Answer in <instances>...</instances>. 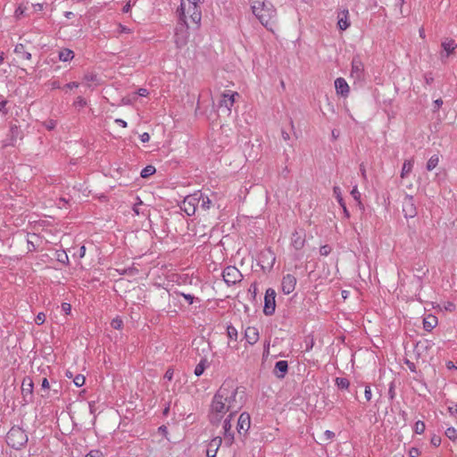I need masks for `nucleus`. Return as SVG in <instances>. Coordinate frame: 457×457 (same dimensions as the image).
Masks as SVG:
<instances>
[{"mask_svg": "<svg viewBox=\"0 0 457 457\" xmlns=\"http://www.w3.org/2000/svg\"><path fill=\"white\" fill-rule=\"evenodd\" d=\"M242 407V401L237 399V390L222 385L212 398L209 412L210 422L218 425L225 416L237 413Z\"/></svg>", "mask_w": 457, "mask_h": 457, "instance_id": "nucleus-1", "label": "nucleus"}, {"mask_svg": "<svg viewBox=\"0 0 457 457\" xmlns=\"http://www.w3.org/2000/svg\"><path fill=\"white\" fill-rule=\"evenodd\" d=\"M251 10L259 22L271 33L278 29V13L275 5L269 0H254Z\"/></svg>", "mask_w": 457, "mask_h": 457, "instance_id": "nucleus-2", "label": "nucleus"}, {"mask_svg": "<svg viewBox=\"0 0 457 457\" xmlns=\"http://www.w3.org/2000/svg\"><path fill=\"white\" fill-rule=\"evenodd\" d=\"M201 0H181L179 14L187 27L198 26L201 22L202 12L200 10Z\"/></svg>", "mask_w": 457, "mask_h": 457, "instance_id": "nucleus-3", "label": "nucleus"}, {"mask_svg": "<svg viewBox=\"0 0 457 457\" xmlns=\"http://www.w3.org/2000/svg\"><path fill=\"white\" fill-rule=\"evenodd\" d=\"M29 437L24 429L20 427H12L6 436V443L9 446L20 450L26 445Z\"/></svg>", "mask_w": 457, "mask_h": 457, "instance_id": "nucleus-4", "label": "nucleus"}, {"mask_svg": "<svg viewBox=\"0 0 457 457\" xmlns=\"http://www.w3.org/2000/svg\"><path fill=\"white\" fill-rule=\"evenodd\" d=\"M239 97V94L237 91L225 90L220 95L219 101V108L222 112L228 116L231 114L232 107L236 102V99Z\"/></svg>", "mask_w": 457, "mask_h": 457, "instance_id": "nucleus-5", "label": "nucleus"}, {"mask_svg": "<svg viewBox=\"0 0 457 457\" xmlns=\"http://www.w3.org/2000/svg\"><path fill=\"white\" fill-rule=\"evenodd\" d=\"M222 277L228 286L235 285L243 278L241 271L235 266L227 267L222 272Z\"/></svg>", "mask_w": 457, "mask_h": 457, "instance_id": "nucleus-6", "label": "nucleus"}, {"mask_svg": "<svg viewBox=\"0 0 457 457\" xmlns=\"http://www.w3.org/2000/svg\"><path fill=\"white\" fill-rule=\"evenodd\" d=\"M199 197L197 194L187 195L182 202L181 209L188 215H194L196 211V206L199 204Z\"/></svg>", "mask_w": 457, "mask_h": 457, "instance_id": "nucleus-7", "label": "nucleus"}, {"mask_svg": "<svg viewBox=\"0 0 457 457\" xmlns=\"http://www.w3.org/2000/svg\"><path fill=\"white\" fill-rule=\"evenodd\" d=\"M276 292L272 288H268L264 296V308L263 312L266 315H271L275 312L276 307Z\"/></svg>", "mask_w": 457, "mask_h": 457, "instance_id": "nucleus-8", "label": "nucleus"}, {"mask_svg": "<svg viewBox=\"0 0 457 457\" xmlns=\"http://www.w3.org/2000/svg\"><path fill=\"white\" fill-rule=\"evenodd\" d=\"M234 416H235V414L229 413L227 416H225V418H223L224 419L223 425H222L223 436H224L225 442L228 445H231L234 441V434L231 431V428H232L231 421H232Z\"/></svg>", "mask_w": 457, "mask_h": 457, "instance_id": "nucleus-9", "label": "nucleus"}, {"mask_svg": "<svg viewBox=\"0 0 457 457\" xmlns=\"http://www.w3.org/2000/svg\"><path fill=\"white\" fill-rule=\"evenodd\" d=\"M251 427V417L248 412H242L239 415L237 429L239 434L242 432L246 433Z\"/></svg>", "mask_w": 457, "mask_h": 457, "instance_id": "nucleus-10", "label": "nucleus"}, {"mask_svg": "<svg viewBox=\"0 0 457 457\" xmlns=\"http://www.w3.org/2000/svg\"><path fill=\"white\" fill-rule=\"evenodd\" d=\"M295 285L296 278L295 276L287 274L283 277L281 287L284 294L289 295L290 293H292L295 290Z\"/></svg>", "mask_w": 457, "mask_h": 457, "instance_id": "nucleus-11", "label": "nucleus"}, {"mask_svg": "<svg viewBox=\"0 0 457 457\" xmlns=\"http://www.w3.org/2000/svg\"><path fill=\"white\" fill-rule=\"evenodd\" d=\"M403 212L405 218H413L417 214L412 196L407 195L404 198Z\"/></svg>", "mask_w": 457, "mask_h": 457, "instance_id": "nucleus-12", "label": "nucleus"}, {"mask_svg": "<svg viewBox=\"0 0 457 457\" xmlns=\"http://www.w3.org/2000/svg\"><path fill=\"white\" fill-rule=\"evenodd\" d=\"M222 443V438L220 436L213 437L207 445L206 449V456L207 457H215L219 448L220 447Z\"/></svg>", "mask_w": 457, "mask_h": 457, "instance_id": "nucleus-13", "label": "nucleus"}, {"mask_svg": "<svg viewBox=\"0 0 457 457\" xmlns=\"http://www.w3.org/2000/svg\"><path fill=\"white\" fill-rule=\"evenodd\" d=\"M335 88L337 95L347 97L350 93V87L344 78H337L335 80Z\"/></svg>", "mask_w": 457, "mask_h": 457, "instance_id": "nucleus-14", "label": "nucleus"}, {"mask_svg": "<svg viewBox=\"0 0 457 457\" xmlns=\"http://www.w3.org/2000/svg\"><path fill=\"white\" fill-rule=\"evenodd\" d=\"M364 65L360 59L354 58L352 62L351 77L361 79L363 76Z\"/></svg>", "mask_w": 457, "mask_h": 457, "instance_id": "nucleus-15", "label": "nucleus"}, {"mask_svg": "<svg viewBox=\"0 0 457 457\" xmlns=\"http://www.w3.org/2000/svg\"><path fill=\"white\" fill-rule=\"evenodd\" d=\"M245 338L249 345L256 344L260 338L259 329L256 327H247L245 330Z\"/></svg>", "mask_w": 457, "mask_h": 457, "instance_id": "nucleus-16", "label": "nucleus"}, {"mask_svg": "<svg viewBox=\"0 0 457 457\" xmlns=\"http://www.w3.org/2000/svg\"><path fill=\"white\" fill-rule=\"evenodd\" d=\"M305 245V237L303 234L295 231L291 236V245L295 250H301Z\"/></svg>", "mask_w": 457, "mask_h": 457, "instance_id": "nucleus-17", "label": "nucleus"}, {"mask_svg": "<svg viewBox=\"0 0 457 457\" xmlns=\"http://www.w3.org/2000/svg\"><path fill=\"white\" fill-rule=\"evenodd\" d=\"M337 26L340 30H345L350 27L349 11L343 10L337 15Z\"/></svg>", "mask_w": 457, "mask_h": 457, "instance_id": "nucleus-18", "label": "nucleus"}, {"mask_svg": "<svg viewBox=\"0 0 457 457\" xmlns=\"http://www.w3.org/2000/svg\"><path fill=\"white\" fill-rule=\"evenodd\" d=\"M441 46L443 47L444 51L446 53V56H449L456 49L457 44L452 38H445V40L442 41Z\"/></svg>", "mask_w": 457, "mask_h": 457, "instance_id": "nucleus-19", "label": "nucleus"}, {"mask_svg": "<svg viewBox=\"0 0 457 457\" xmlns=\"http://www.w3.org/2000/svg\"><path fill=\"white\" fill-rule=\"evenodd\" d=\"M414 166V159L411 158L408 160H405L403 163L402 170H401V179H405L410 175V173L412 171Z\"/></svg>", "mask_w": 457, "mask_h": 457, "instance_id": "nucleus-20", "label": "nucleus"}, {"mask_svg": "<svg viewBox=\"0 0 457 457\" xmlns=\"http://www.w3.org/2000/svg\"><path fill=\"white\" fill-rule=\"evenodd\" d=\"M14 52L19 56V58L22 60H31V54L26 50V47L23 44L16 45Z\"/></svg>", "mask_w": 457, "mask_h": 457, "instance_id": "nucleus-21", "label": "nucleus"}, {"mask_svg": "<svg viewBox=\"0 0 457 457\" xmlns=\"http://www.w3.org/2000/svg\"><path fill=\"white\" fill-rule=\"evenodd\" d=\"M21 391L24 396L31 395L33 392V381L29 377H26L22 380Z\"/></svg>", "mask_w": 457, "mask_h": 457, "instance_id": "nucleus-22", "label": "nucleus"}, {"mask_svg": "<svg viewBox=\"0 0 457 457\" xmlns=\"http://www.w3.org/2000/svg\"><path fill=\"white\" fill-rule=\"evenodd\" d=\"M437 325V318L434 315H428L423 320V328L427 331H431Z\"/></svg>", "mask_w": 457, "mask_h": 457, "instance_id": "nucleus-23", "label": "nucleus"}, {"mask_svg": "<svg viewBox=\"0 0 457 457\" xmlns=\"http://www.w3.org/2000/svg\"><path fill=\"white\" fill-rule=\"evenodd\" d=\"M74 52L69 48H63L59 51V60L61 62H70L74 58Z\"/></svg>", "mask_w": 457, "mask_h": 457, "instance_id": "nucleus-24", "label": "nucleus"}, {"mask_svg": "<svg viewBox=\"0 0 457 457\" xmlns=\"http://www.w3.org/2000/svg\"><path fill=\"white\" fill-rule=\"evenodd\" d=\"M196 194L197 196L200 198L198 204H200V207L204 211L209 210L212 206V200L209 198V196L202 194L201 192H196Z\"/></svg>", "mask_w": 457, "mask_h": 457, "instance_id": "nucleus-25", "label": "nucleus"}, {"mask_svg": "<svg viewBox=\"0 0 457 457\" xmlns=\"http://www.w3.org/2000/svg\"><path fill=\"white\" fill-rule=\"evenodd\" d=\"M83 80L87 87H91L93 85H99L100 80L96 74L95 73H87L83 77Z\"/></svg>", "mask_w": 457, "mask_h": 457, "instance_id": "nucleus-26", "label": "nucleus"}, {"mask_svg": "<svg viewBox=\"0 0 457 457\" xmlns=\"http://www.w3.org/2000/svg\"><path fill=\"white\" fill-rule=\"evenodd\" d=\"M206 367H207V360L202 359L200 361V362L195 368V371H194L195 375L197 377L201 376L204 372Z\"/></svg>", "mask_w": 457, "mask_h": 457, "instance_id": "nucleus-27", "label": "nucleus"}, {"mask_svg": "<svg viewBox=\"0 0 457 457\" xmlns=\"http://www.w3.org/2000/svg\"><path fill=\"white\" fill-rule=\"evenodd\" d=\"M439 163V156L437 154L432 155L427 162V170H434Z\"/></svg>", "mask_w": 457, "mask_h": 457, "instance_id": "nucleus-28", "label": "nucleus"}, {"mask_svg": "<svg viewBox=\"0 0 457 457\" xmlns=\"http://www.w3.org/2000/svg\"><path fill=\"white\" fill-rule=\"evenodd\" d=\"M227 336L230 340L237 341L238 338L237 329L232 325L228 326Z\"/></svg>", "mask_w": 457, "mask_h": 457, "instance_id": "nucleus-29", "label": "nucleus"}, {"mask_svg": "<svg viewBox=\"0 0 457 457\" xmlns=\"http://www.w3.org/2000/svg\"><path fill=\"white\" fill-rule=\"evenodd\" d=\"M156 171L154 166L153 165H147L146 167H145L142 171H141V177L144 178V179H146L150 176H152L153 174H154Z\"/></svg>", "mask_w": 457, "mask_h": 457, "instance_id": "nucleus-30", "label": "nucleus"}, {"mask_svg": "<svg viewBox=\"0 0 457 457\" xmlns=\"http://www.w3.org/2000/svg\"><path fill=\"white\" fill-rule=\"evenodd\" d=\"M287 368L288 366L286 361H279L275 365V369L281 373L280 377H284V374L287 372Z\"/></svg>", "mask_w": 457, "mask_h": 457, "instance_id": "nucleus-31", "label": "nucleus"}, {"mask_svg": "<svg viewBox=\"0 0 457 457\" xmlns=\"http://www.w3.org/2000/svg\"><path fill=\"white\" fill-rule=\"evenodd\" d=\"M333 193H334V195H335L336 199L337 200L338 204L341 206H344L345 202L342 197L341 188L339 187H334Z\"/></svg>", "mask_w": 457, "mask_h": 457, "instance_id": "nucleus-32", "label": "nucleus"}, {"mask_svg": "<svg viewBox=\"0 0 457 457\" xmlns=\"http://www.w3.org/2000/svg\"><path fill=\"white\" fill-rule=\"evenodd\" d=\"M133 30L120 23L117 24L116 33L120 34H131Z\"/></svg>", "mask_w": 457, "mask_h": 457, "instance_id": "nucleus-33", "label": "nucleus"}, {"mask_svg": "<svg viewBox=\"0 0 457 457\" xmlns=\"http://www.w3.org/2000/svg\"><path fill=\"white\" fill-rule=\"evenodd\" d=\"M86 378L82 374H78L73 378V383L76 386L80 387L85 384Z\"/></svg>", "mask_w": 457, "mask_h": 457, "instance_id": "nucleus-34", "label": "nucleus"}, {"mask_svg": "<svg viewBox=\"0 0 457 457\" xmlns=\"http://www.w3.org/2000/svg\"><path fill=\"white\" fill-rule=\"evenodd\" d=\"M445 436L452 441H455L457 439V430L454 428H448L445 430Z\"/></svg>", "mask_w": 457, "mask_h": 457, "instance_id": "nucleus-35", "label": "nucleus"}, {"mask_svg": "<svg viewBox=\"0 0 457 457\" xmlns=\"http://www.w3.org/2000/svg\"><path fill=\"white\" fill-rule=\"evenodd\" d=\"M426 426L425 423L421 420H418L414 425V431L417 434H423L425 431Z\"/></svg>", "mask_w": 457, "mask_h": 457, "instance_id": "nucleus-36", "label": "nucleus"}, {"mask_svg": "<svg viewBox=\"0 0 457 457\" xmlns=\"http://www.w3.org/2000/svg\"><path fill=\"white\" fill-rule=\"evenodd\" d=\"M336 384L337 385L338 387L345 388V389H347L350 385L348 379H346L345 378H337Z\"/></svg>", "mask_w": 457, "mask_h": 457, "instance_id": "nucleus-37", "label": "nucleus"}, {"mask_svg": "<svg viewBox=\"0 0 457 457\" xmlns=\"http://www.w3.org/2000/svg\"><path fill=\"white\" fill-rule=\"evenodd\" d=\"M111 326L114 328V329H121L122 328V326H123V321L119 317H116L114 318L112 322H111Z\"/></svg>", "mask_w": 457, "mask_h": 457, "instance_id": "nucleus-38", "label": "nucleus"}, {"mask_svg": "<svg viewBox=\"0 0 457 457\" xmlns=\"http://www.w3.org/2000/svg\"><path fill=\"white\" fill-rule=\"evenodd\" d=\"M335 437V433L330 430H326L320 437L323 442H329Z\"/></svg>", "mask_w": 457, "mask_h": 457, "instance_id": "nucleus-39", "label": "nucleus"}, {"mask_svg": "<svg viewBox=\"0 0 457 457\" xmlns=\"http://www.w3.org/2000/svg\"><path fill=\"white\" fill-rule=\"evenodd\" d=\"M73 105L75 107H79V108H84L86 105H87V101L84 97L82 96H78L74 103H73Z\"/></svg>", "mask_w": 457, "mask_h": 457, "instance_id": "nucleus-40", "label": "nucleus"}, {"mask_svg": "<svg viewBox=\"0 0 457 457\" xmlns=\"http://www.w3.org/2000/svg\"><path fill=\"white\" fill-rule=\"evenodd\" d=\"M186 38H187L186 36L180 37L179 34L177 33L176 37H175V43H176L177 46L181 47L182 46H184L186 43Z\"/></svg>", "mask_w": 457, "mask_h": 457, "instance_id": "nucleus-41", "label": "nucleus"}, {"mask_svg": "<svg viewBox=\"0 0 457 457\" xmlns=\"http://www.w3.org/2000/svg\"><path fill=\"white\" fill-rule=\"evenodd\" d=\"M46 321V314L44 312H39L37 313L36 319H35V322L37 324V325H42L44 324Z\"/></svg>", "mask_w": 457, "mask_h": 457, "instance_id": "nucleus-42", "label": "nucleus"}, {"mask_svg": "<svg viewBox=\"0 0 457 457\" xmlns=\"http://www.w3.org/2000/svg\"><path fill=\"white\" fill-rule=\"evenodd\" d=\"M420 449L416 448V447H411L409 452H408V455L410 457H419L420 455Z\"/></svg>", "mask_w": 457, "mask_h": 457, "instance_id": "nucleus-43", "label": "nucleus"}, {"mask_svg": "<svg viewBox=\"0 0 457 457\" xmlns=\"http://www.w3.org/2000/svg\"><path fill=\"white\" fill-rule=\"evenodd\" d=\"M443 308L447 312H453L455 310V304L452 302H446L444 303Z\"/></svg>", "mask_w": 457, "mask_h": 457, "instance_id": "nucleus-44", "label": "nucleus"}, {"mask_svg": "<svg viewBox=\"0 0 457 457\" xmlns=\"http://www.w3.org/2000/svg\"><path fill=\"white\" fill-rule=\"evenodd\" d=\"M430 443H431V445H434V446L437 447V446H439V445H440V444H441V437H440V436H438L434 435V436L431 437V439H430Z\"/></svg>", "mask_w": 457, "mask_h": 457, "instance_id": "nucleus-45", "label": "nucleus"}, {"mask_svg": "<svg viewBox=\"0 0 457 457\" xmlns=\"http://www.w3.org/2000/svg\"><path fill=\"white\" fill-rule=\"evenodd\" d=\"M351 195H353V197L356 201H358V202H360V201H361V194H360V192H359V190H358V188H357V187H356V186L352 189V191H351Z\"/></svg>", "mask_w": 457, "mask_h": 457, "instance_id": "nucleus-46", "label": "nucleus"}, {"mask_svg": "<svg viewBox=\"0 0 457 457\" xmlns=\"http://www.w3.org/2000/svg\"><path fill=\"white\" fill-rule=\"evenodd\" d=\"M137 203L134 204L133 206V212L136 215L140 214V206L142 205L143 202L137 197Z\"/></svg>", "mask_w": 457, "mask_h": 457, "instance_id": "nucleus-47", "label": "nucleus"}, {"mask_svg": "<svg viewBox=\"0 0 457 457\" xmlns=\"http://www.w3.org/2000/svg\"><path fill=\"white\" fill-rule=\"evenodd\" d=\"M330 252H331V248L328 245H322L320 248V253L323 256H327L328 254H329Z\"/></svg>", "mask_w": 457, "mask_h": 457, "instance_id": "nucleus-48", "label": "nucleus"}, {"mask_svg": "<svg viewBox=\"0 0 457 457\" xmlns=\"http://www.w3.org/2000/svg\"><path fill=\"white\" fill-rule=\"evenodd\" d=\"M86 457H104V455L99 450H92L86 455Z\"/></svg>", "mask_w": 457, "mask_h": 457, "instance_id": "nucleus-49", "label": "nucleus"}, {"mask_svg": "<svg viewBox=\"0 0 457 457\" xmlns=\"http://www.w3.org/2000/svg\"><path fill=\"white\" fill-rule=\"evenodd\" d=\"M62 310L65 314L69 315L71 312V305L68 303H63L62 304Z\"/></svg>", "mask_w": 457, "mask_h": 457, "instance_id": "nucleus-50", "label": "nucleus"}, {"mask_svg": "<svg viewBox=\"0 0 457 457\" xmlns=\"http://www.w3.org/2000/svg\"><path fill=\"white\" fill-rule=\"evenodd\" d=\"M48 86L51 89H57L61 87L60 82L56 79L48 81Z\"/></svg>", "mask_w": 457, "mask_h": 457, "instance_id": "nucleus-51", "label": "nucleus"}, {"mask_svg": "<svg viewBox=\"0 0 457 457\" xmlns=\"http://www.w3.org/2000/svg\"><path fill=\"white\" fill-rule=\"evenodd\" d=\"M364 395H365L366 401L370 402L371 400L372 393H371L370 386H367L365 387Z\"/></svg>", "mask_w": 457, "mask_h": 457, "instance_id": "nucleus-52", "label": "nucleus"}, {"mask_svg": "<svg viewBox=\"0 0 457 457\" xmlns=\"http://www.w3.org/2000/svg\"><path fill=\"white\" fill-rule=\"evenodd\" d=\"M79 87V84L78 82H71L64 86V89L66 90H71L73 88H78Z\"/></svg>", "mask_w": 457, "mask_h": 457, "instance_id": "nucleus-53", "label": "nucleus"}, {"mask_svg": "<svg viewBox=\"0 0 457 457\" xmlns=\"http://www.w3.org/2000/svg\"><path fill=\"white\" fill-rule=\"evenodd\" d=\"M173 375H174V370L172 369H168V370L164 374V378L170 381L173 378Z\"/></svg>", "mask_w": 457, "mask_h": 457, "instance_id": "nucleus-54", "label": "nucleus"}, {"mask_svg": "<svg viewBox=\"0 0 457 457\" xmlns=\"http://www.w3.org/2000/svg\"><path fill=\"white\" fill-rule=\"evenodd\" d=\"M57 259L59 262H65L69 260L68 255L63 252L62 253L57 254Z\"/></svg>", "mask_w": 457, "mask_h": 457, "instance_id": "nucleus-55", "label": "nucleus"}, {"mask_svg": "<svg viewBox=\"0 0 457 457\" xmlns=\"http://www.w3.org/2000/svg\"><path fill=\"white\" fill-rule=\"evenodd\" d=\"M25 8L21 5H19L15 10V16L19 18L21 15H23Z\"/></svg>", "mask_w": 457, "mask_h": 457, "instance_id": "nucleus-56", "label": "nucleus"}, {"mask_svg": "<svg viewBox=\"0 0 457 457\" xmlns=\"http://www.w3.org/2000/svg\"><path fill=\"white\" fill-rule=\"evenodd\" d=\"M56 123L54 120H48L45 123V126L46 128L48 129V130H51L53 129L54 127H55Z\"/></svg>", "mask_w": 457, "mask_h": 457, "instance_id": "nucleus-57", "label": "nucleus"}, {"mask_svg": "<svg viewBox=\"0 0 457 457\" xmlns=\"http://www.w3.org/2000/svg\"><path fill=\"white\" fill-rule=\"evenodd\" d=\"M140 140L141 142L143 143H146L150 140V136L147 132H144L143 134L140 135Z\"/></svg>", "mask_w": 457, "mask_h": 457, "instance_id": "nucleus-58", "label": "nucleus"}, {"mask_svg": "<svg viewBox=\"0 0 457 457\" xmlns=\"http://www.w3.org/2000/svg\"><path fill=\"white\" fill-rule=\"evenodd\" d=\"M267 254L269 255L268 258L270 259V267H272L274 262H275V256H274V253L271 252V251H268L267 252Z\"/></svg>", "mask_w": 457, "mask_h": 457, "instance_id": "nucleus-59", "label": "nucleus"}, {"mask_svg": "<svg viewBox=\"0 0 457 457\" xmlns=\"http://www.w3.org/2000/svg\"><path fill=\"white\" fill-rule=\"evenodd\" d=\"M137 94L140 96H147L149 92L145 88H139L137 92Z\"/></svg>", "mask_w": 457, "mask_h": 457, "instance_id": "nucleus-60", "label": "nucleus"}, {"mask_svg": "<svg viewBox=\"0 0 457 457\" xmlns=\"http://www.w3.org/2000/svg\"><path fill=\"white\" fill-rule=\"evenodd\" d=\"M33 8H34L35 12H41L44 9V4H33Z\"/></svg>", "mask_w": 457, "mask_h": 457, "instance_id": "nucleus-61", "label": "nucleus"}, {"mask_svg": "<svg viewBox=\"0 0 457 457\" xmlns=\"http://www.w3.org/2000/svg\"><path fill=\"white\" fill-rule=\"evenodd\" d=\"M115 123L119 124L122 128H127V126H128L127 122L121 119H116Z\"/></svg>", "mask_w": 457, "mask_h": 457, "instance_id": "nucleus-62", "label": "nucleus"}, {"mask_svg": "<svg viewBox=\"0 0 457 457\" xmlns=\"http://www.w3.org/2000/svg\"><path fill=\"white\" fill-rule=\"evenodd\" d=\"M448 411L451 414H457V404H454L453 406L448 407Z\"/></svg>", "mask_w": 457, "mask_h": 457, "instance_id": "nucleus-63", "label": "nucleus"}, {"mask_svg": "<svg viewBox=\"0 0 457 457\" xmlns=\"http://www.w3.org/2000/svg\"><path fill=\"white\" fill-rule=\"evenodd\" d=\"M446 368L448 370H453V369L457 370V366H455L454 363L452 361H449L446 362Z\"/></svg>", "mask_w": 457, "mask_h": 457, "instance_id": "nucleus-64", "label": "nucleus"}]
</instances>
